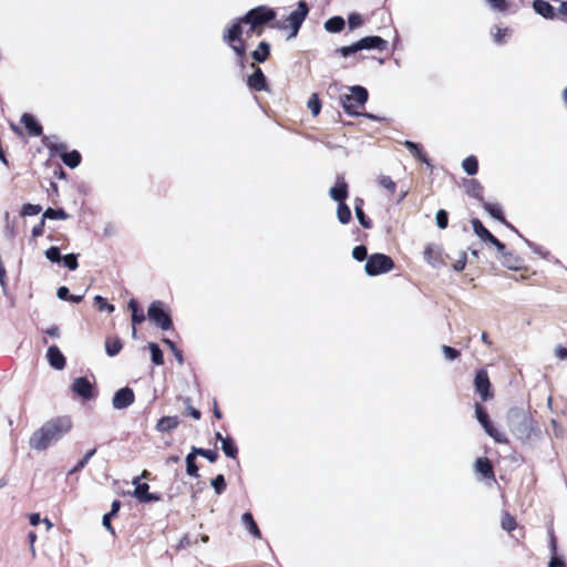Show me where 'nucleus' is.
Instances as JSON below:
<instances>
[{
  "label": "nucleus",
  "instance_id": "4",
  "mask_svg": "<svg viewBox=\"0 0 567 567\" xmlns=\"http://www.w3.org/2000/svg\"><path fill=\"white\" fill-rule=\"evenodd\" d=\"M148 319L162 330H169L173 321L166 305L161 300L153 301L147 309Z\"/></svg>",
  "mask_w": 567,
  "mask_h": 567
},
{
  "label": "nucleus",
  "instance_id": "58",
  "mask_svg": "<svg viewBox=\"0 0 567 567\" xmlns=\"http://www.w3.org/2000/svg\"><path fill=\"white\" fill-rule=\"evenodd\" d=\"M379 185L388 189L390 193H394L396 189V184L390 176L381 175L378 179Z\"/></svg>",
  "mask_w": 567,
  "mask_h": 567
},
{
  "label": "nucleus",
  "instance_id": "51",
  "mask_svg": "<svg viewBox=\"0 0 567 567\" xmlns=\"http://www.w3.org/2000/svg\"><path fill=\"white\" fill-rule=\"evenodd\" d=\"M94 302L100 311H107L111 313L115 310V307L112 303H109L106 299L100 295L94 297Z\"/></svg>",
  "mask_w": 567,
  "mask_h": 567
},
{
  "label": "nucleus",
  "instance_id": "25",
  "mask_svg": "<svg viewBox=\"0 0 567 567\" xmlns=\"http://www.w3.org/2000/svg\"><path fill=\"white\" fill-rule=\"evenodd\" d=\"M403 145L410 151L411 155L420 159L422 163H424L427 166H431V162L427 158V156L423 153L422 147L420 144L412 142V141H404Z\"/></svg>",
  "mask_w": 567,
  "mask_h": 567
},
{
  "label": "nucleus",
  "instance_id": "26",
  "mask_svg": "<svg viewBox=\"0 0 567 567\" xmlns=\"http://www.w3.org/2000/svg\"><path fill=\"white\" fill-rule=\"evenodd\" d=\"M179 425L178 416H163L156 424V430L161 433L175 430Z\"/></svg>",
  "mask_w": 567,
  "mask_h": 567
},
{
  "label": "nucleus",
  "instance_id": "52",
  "mask_svg": "<svg viewBox=\"0 0 567 567\" xmlns=\"http://www.w3.org/2000/svg\"><path fill=\"white\" fill-rule=\"evenodd\" d=\"M520 238H523L525 244L533 250V252L537 254L538 256H540L544 259L548 258L549 251L546 250L544 247L534 244L533 241H530L527 238H524L523 236Z\"/></svg>",
  "mask_w": 567,
  "mask_h": 567
},
{
  "label": "nucleus",
  "instance_id": "55",
  "mask_svg": "<svg viewBox=\"0 0 567 567\" xmlns=\"http://www.w3.org/2000/svg\"><path fill=\"white\" fill-rule=\"evenodd\" d=\"M42 210V207L40 205L35 204H24L21 209V216H35Z\"/></svg>",
  "mask_w": 567,
  "mask_h": 567
},
{
  "label": "nucleus",
  "instance_id": "15",
  "mask_svg": "<svg viewBox=\"0 0 567 567\" xmlns=\"http://www.w3.org/2000/svg\"><path fill=\"white\" fill-rule=\"evenodd\" d=\"M251 68H254V72L247 79L248 86L257 92L267 90V80L262 72V70L258 66H256L254 63L251 64Z\"/></svg>",
  "mask_w": 567,
  "mask_h": 567
},
{
  "label": "nucleus",
  "instance_id": "47",
  "mask_svg": "<svg viewBox=\"0 0 567 567\" xmlns=\"http://www.w3.org/2000/svg\"><path fill=\"white\" fill-rule=\"evenodd\" d=\"M210 486L217 495H221L226 489V481L223 474H218L210 481Z\"/></svg>",
  "mask_w": 567,
  "mask_h": 567
},
{
  "label": "nucleus",
  "instance_id": "54",
  "mask_svg": "<svg viewBox=\"0 0 567 567\" xmlns=\"http://www.w3.org/2000/svg\"><path fill=\"white\" fill-rule=\"evenodd\" d=\"M352 258L357 261L368 260V249L364 245H358L352 249Z\"/></svg>",
  "mask_w": 567,
  "mask_h": 567
},
{
  "label": "nucleus",
  "instance_id": "39",
  "mask_svg": "<svg viewBox=\"0 0 567 567\" xmlns=\"http://www.w3.org/2000/svg\"><path fill=\"white\" fill-rule=\"evenodd\" d=\"M43 218L51 219V220H56V219L65 220L69 218V214L63 208L54 209V208L49 207L43 213Z\"/></svg>",
  "mask_w": 567,
  "mask_h": 567
},
{
  "label": "nucleus",
  "instance_id": "11",
  "mask_svg": "<svg viewBox=\"0 0 567 567\" xmlns=\"http://www.w3.org/2000/svg\"><path fill=\"white\" fill-rule=\"evenodd\" d=\"M134 391L128 386H124L114 393L112 405L115 410H124L131 406L134 403Z\"/></svg>",
  "mask_w": 567,
  "mask_h": 567
},
{
  "label": "nucleus",
  "instance_id": "49",
  "mask_svg": "<svg viewBox=\"0 0 567 567\" xmlns=\"http://www.w3.org/2000/svg\"><path fill=\"white\" fill-rule=\"evenodd\" d=\"M162 341L169 348L177 362L182 365L184 363L183 352L176 347V344L172 340L164 338Z\"/></svg>",
  "mask_w": 567,
  "mask_h": 567
},
{
  "label": "nucleus",
  "instance_id": "16",
  "mask_svg": "<svg viewBox=\"0 0 567 567\" xmlns=\"http://www.w3.org/2000/svg\"><path fill=\"white\" fill-rule=\"evenodd\" d=\"M348 184L343 176H338L336 185L330 188V197L338 203H344L348 198Z\"/></svg>",
  "mask_w": 567,
  "mask_h": 567
},
{
  "label": "nucleus",
  "instance_id": "35",
  "mask_svg": "<svg viewBox=\"0 0 567 567\" xmlns=\"http://www.w3.org/2000/svg\"><path fill=\"white\" fill-rule=\"evenodd\" d=\"M127 306L132 311V326L142 323L145 320V316L143 311L140 310L137 301L135 299H131Z\"/></svg>",
  "mask_w": 567,
  "mask_h": 567
},
{
  "label": "nucleus",
  "instance_id": "20",
  "mask_svg": "<svg viewBox=\"0 0 567 567\" xmlns=\"http://www.w3.org/2000/svg\"><path fill=\"white\" fill-rule=\"evenodd\" d=\"M42 142L43 145L49 150L51 156H55L66 151V145L61 143L56 135L44 136Z\"/></svg>",
  "mask_w": 567,
  "mask_h": 567
},
{
  "label": "nucleus",
  "instance_id": "37",
  "mask_svg": "<svg viewBox=\"0 0 567 567\" xmlns=\"http://www.w3.org/2000/svg\"><path fill=\"white\" fill-rule=\"evenodd\" d=\"M462 168L470 176H473V175L477 174V172H478V161H477V158L474 155L467 156L462 162Z\"/></svg>",
  "mask_w": 567,
  "mask_h": 567
},
{
  "label": "nucleus",
  "instance_id": "31",
  "mask_svg": "<svg viewBox=\"0 0 567 567\" xmlns=\"http://www.w3.org/2000/svg\"><path fill=\"white\" fill-rule=\"evenodd\" d=\"M344 19L340 16H334L324 22L326 31L330 33H338L344 28Z\"/></svg>",
  "mask_w": 567,
  "mask_h": 567
},
{
  "label": "nucleus",
  "instance_id": "28",
  "mask_svg": "<svg viewBox=\"0 0 567 567\" xmlns=\"http://www.w3.org/2000/svg\"><path fill=\"white\" fill-rule=\"evenodd\" d=\"M466 187V194L477 200L481 202V204L484 202L483 197V186L476 181V179H470L465 184Z\"/></svg>",
  "mask_w": 567,
  "mask_h": 567
},
{
  "label": "nucleus",
  "instance_id": "7",
  "mask_svg": "<svg viewBox=\"0 0 567 567\" xmlns=\"http://www.w3.org/2000/svg\"><path fill=\"white\" fill-rule=\"evenodd\" d=\"M475 416L478 421V423L484 429L485 433L491 436L496 443H507L508 440L506 435L502 432H499L494 424L491 422L488 414L486 413L485 409L482 404L475 403Z\"/></svg>",
  "mask_w": 567,
  "mask_h": 567
},
{
  "label": "nucleus",
  "instance_id": "23",
  "mask_svg": "<svg viewBox=\"0 0 567 567\" xmlns=\"http://www.w3.org/2000/svg\"><path fill=\"white\" fill-rule=\"evenodd\" d=\"M351 94L348 95L353 102L357 103V106H363L369 97L368 90L361 85H353L350 87Z\"/></svg>",
  "mask_w": 567,
  "mask_h": 567
},
{
  "label": "nucleus",
  "instance_id": "45",
  "mask_svg": "<svg viewBox=\"0 0 567 567\" xmlns=\"http://www.w3.org/2000/svg\"><path fill=\"white\" fill-rule=\"evenodd\" d=\"M193 447H194V454L205 457L210 463L216 462L218 458V453L215 450H208V449L196 447V446H193Z\"/></svg>",
  "mask_w": 567,
  "mask_h": 567
},
{
  "label": "nucleus",
  "instance_id": "41",
  "mask_svg": "<svg viewBox=\"0 0 567 567\" xmlns=\"http://www.w3.org/2000/svg\"><path fill=\"white\" fill-rule=\"evenodd\" d=\"M148 349L151 351V360L155 365H162L164 363L163 351L155 342L148 343Z\"/></svg>",
  "mask_w": 567,
  "mask_h": 567
},
{
  "label": "nucleus",
  "instance_id": "14",
  "mask_svg": "<svg viewBox=\"0 0 567 567\" xmlns=\"http://www.w3.org/2000/svg\"><path fill=\"white\" fill-rule=\"evenodd\" d=\"M72 391L84 400H90L93 396V385L85 377L73 380Z\"/></svg>",
  "mask_w": 567,
  "mask_h": 567
},
{
  "label": "nucleus",
  "instance_id": "48",
  "mask_svg": "<svg viewBox=\"0 0 567 567\" xmlns=\"http://www.w3.org/2000/svg\"><path fill=\"white\" fill-rule=\"evenodd\" d=\"M44 255H45V258L53 262V264H58V262H61L62 260V257L61 256V251H60V248L56 247V246H51L50 248H48L45 251H44Z\"/></svg>",
  "mask_w": 567,
  "mask_h": 567
},
{
  "label": "nucleus",
  "instance_id": "44",
  "mask_svg": "<svg viewBox=\"0 0 567 567\" xmlns=\"http://www.w3.org/2000/svg\"><path fill=\"white\" fill-rule=\"evenodd\" d=\"M354 213L359 224L363 228L370 229L372 227L370 218L364 214L363 208L360 205H354Z\"/></svg>",
  "mask_w": 567,
  "mask_h": 567
},
{
  "label": "nucleus",
  "instance_id": "2",
  "mask_svg": "<svg viewBox=\"0 0 567 567\" xmlns=\"http://www.w3.org/2000/svg\"><path fill=\"white\" fill-rule=\"evenodd\" d=\"M507 423L512 433L520 441H529L537 434L534 420L520 409H511L507 412Z\"/></svg>",
  "mask_w": 567,
  "mask_h": 567
},
{
  "label": "nucleus",
  "instance_id": "34",
  "mask_svg": "<svg viewBox=\"0 0 567 567\" xmlns=\"http://www.w3.org/2000/svg\"><path fill=\"white\" fill-rule=\"evenodd\" d=\"M224 454L229 458H236L238 455V447L230 436H226L221 443Z\"/></svg>",
  "mask_w": 567,
  "mask_h": 567
},
{
  "label": "nucleus",
  "instance_id": "32",
  "mask_svg": "<svg viewBox=\"0 0 567 567\" xmlns=\"http://www.w3.org/2000/svg\"><path fill=\"white\" fill-rule=\"evenodd\" d=\"M56 297L60 300L71 301L73 303H80L83 300L84 295H71L68 287L61 286L56 290Z\"/></svg>",
  "mask_w": 567,
  "mask_h": 567
},
{
  "label": "nucleus",
  "instance_id": "63",
  "mask_svg": "<svg viewBox=\"0 0 567 567\" xmlns=\"http://www.w3.org/2000/svg\"><path fill=\"white\" fill-rule=\"evenodd\" d=\"M196 542H197V539H192V537L189 535H184L177 544V549H186V548L190 547L193 544H195Z\"/></svg>",
  "mask_w": 567,
  "mask_h": 567
},
{
  "label": "nucleus",
  "instance_id": "21",
  "mask_svg": "<svg viewBox=\"0 0 567 567\" xmlns=\"http://www.w3.org/2000/svg\"><path fill=\"white\" fill-rule=\"evenodd\" d=\"M21 123L24 125L31 136H40L42 134V126L39 122H37L33 115L24 113L21 116Z\"/></svg>",
  "mask_w": 567,
  "mask_h": 567
},
{
  "label": "nucleus",
  "instance_id": "1",
  "mask_svg": "<svg viewBox=\"0 0 567 567\" xmlns=\"http://www.w3.org/2000/svg\"><path fill=\"white\" fill-rule=\"evenodd\" d=\"M72 427L68 416L54 417L45 422L39 430L32 433L29 445L35 451H44L51 444L61 440Z\"/></svg>",
  "mask_w": 567,
  "mask_h": 567
},
{
  "label": "nucleus",
  "instance_id": "50",
  "mask_svg": "<svg viewBox=\"0 0 567 567\" xmlns=\"http://www.w3.org/2000/svg\"><path fill=\"white\" fill-rule=\"evenodd\" d=\"M307 105L313 116H317L321 111V102L316 93L309 97Z\"/></svg>",
  "mask_w": 567,
  "mask_h": 567
},
{
  "label": "nucleus",
  "instance_id": "22",
  "mask_svg": "<svg viewBox=\"0 0 567 567\" xmlns=\"http://www.w3.org/2000/svg\"><path fill=\"white\" fill-rule=\"evenodd\" d=\"M533 8L535 12L545 19H554L556 13L554 7L545 0H534Z\"/></svg>",
  "mask_w": 567,
  "mask_h": 567
},
{
  "label": "nucleus",
  "instance_id": "42",
  "mask_svg": "<svg viewBox=\"0 0 567 567\" xmlns=\"http://www.w3.org/2000/svg\"><path fill=\"white\" fill-rule=\"evenodd\" d=\"M234 53L238 56V61L240 65H244V59L246 56V45L243 39L237 42H233V44H228Z\"/></svg>",
  "mask_w": 567,
  "mask_h": 567
},
{
  "label": "nucleus",
  "instance_id": "57",
  "mask_svg": "<svg viewBox=\"0 0 567 567\" xmlns=\"http://www.w3.org/2000/svg\"><path fill=\"white\" fill-rule=\"evenodd\" d=\"M435 221L440 229H445L449 225V215L446 210L439 209L435 215Z\"/></svg>",
  "mask_w": 567,
  "mask_h": 567
},
{
  "label": "nucleus",
  "instance_id": "13",
  "mask_svg": "<svg viewBox=\"0 0 567 567\" xmlns=\"http://www.w3.org/2000/svg\"><path fill=\"white\" fill-rule=\"evenodd\" d=\"M497 259L509 270H519L523 268L524 260L513 251H507L506 248L503 251H498Z\"/></svg>",
  "mask_w": 567,
  "mask_h": 567
},
{
  "label": "nucleus",
  "instance_id": "33",
  "mask_svg": "<svg viewBox=\"0 0 567 567\" xmlns=\"http://www.w3.org/2000/svg\"><path fill=\"white\" fill-rule=\"evenodd\" d=\"M123 343L120 338H107L105 340V351L107 355L115 357L121 352Z\"/></svg>",
  "mask_w": 567,
  "mask_h": 567
},
{
  "label": "nucleus",
  "instance_id": "27",
  "mask_svg": "<svg viewBox=\"0 0 567 567\" xmlns=\"http://www.w3.org/2000/svg\"><path fill=\"white\" fill-rule=\"evenodd\" d=\"M241 523H243L244 527L254 537H256V538H260L261 537L260 529H259L258 525L256 524L251 513H249V512L244 513L243 516H241Z\"/></svg>",
  "mask_w": 567,
  "mask_h": 567
},
{
  "label": "nucleus",
  "instance_id": "3",
  "mask_svg": "<svg viewBox=\"0 0 567 567\" xmlns=\"http://www.w3.org/2000/svg\"><path fill=\"white\" fill-rule=\"evenodd\" d=\"M388 47V41L379 35H369L360 39L359 41L341 47L337 49V53L341 54L343 58L350 56L361 50H379L383 51Z\"/></svg>",
  "mask_w": 567,
  "mask_h": 567
},
{
  "label": "nucleus",
  "instance_id": "38",
  "mask_svg": "<svg viewBox=\"0 0 567 567\" xmlns=\"http://www.w3.org/2000/svg\"><path fill=\"white\" fill-rule=\"evenodd\" d=\"M341 104L346 113L351 116H360L361 113L358 112L360 106H357V103L348 97V94L341 96Z\"/></svg>",
  "mask_w": 567,
  "mask_h": 567
},
{
  "label": "nucleus",
  "instance_id": "62",
  "mask_svg": "<svg viewBox=\"0 0 567 567\" xmlns=\"http://www.w3.org/2000/svg\"><path fill=\"white\" fill-rule=\"evenodd\" d=\"M494 11L504 12L508 9L506 0H486Z\"/></svg>",
  "mask_w": 567,
  "mask_h": 567
},
{
  "label": "nucleus",
  "instance_id": "64",
  "mask_svg": "<svg viewBox=\"0 0 567 567\" xmlns=\"http://www.w3.org/2000/svg\"><path fill=\"white\" fill-rule=\"evenodd\" d=\"M466 266V252L461 251L458 259L453 264V269L455 271H462Z\"/></svg>",
  "mask_w": 567,
  "mask_h": 567
},
{
  "label": "nucleus",
  "instance_id": "24",
  "mask_svg": "<svg viewBox=\"0 0 567 567\" xmlns=\"http://www.w3.org/2000/svg\"><path fill=\"white\" fill-rule=\"evenodd\" d=\"M475 471L484 478H493L494 472L491 461L487 457H480L475 462Z\"/></svg>",
  "mask_w": 567,
  "mask_h": 567
},
{
  "label": "nucleus",
  "instance_id": "60",
  "mask_svg": "<svg viewBox=\"0 0 567 567\" xmlns=\"http://www.w3.org/2000/svg\"><path fill=\"white\" fill-rule=\"evenodd\" d=\"M362 23H363V19L361 17V14H359L357 12H353V13L349 14V17H348V25H349L350 30H354V29L361 27Z\"/></svg>",
  "mask_w": 567,
  "mask_h": 567
},
{
  "label": "nucleus",
  "instance_id": "59",
  "mask_svg": "<svg viewBox=\"0 0 567 567\" xmlns=\"http://www.w3.org/2000/svg\"><path fill=\"white\" fill-rule=\"evenodd\" d=\"M183 403L186 408V412L195 420H199L202 416V413L199 410L192 406V400L188 396L183 398Z\"/></svg>",
  "mask_w": 567,
  "mask_h": 567
},
{
  "label": "nucleus",
  "instance_id": "40",
  "mask_svg": "<svg viewBox=\"0 0 567 567\" xmlns=\"http://www.w3.org/2000/svg\"><path fill=\"white\" fill-rule=\"evenodd\" d=\"M337 218L343 225L348 224L351 220V210L346 203H338Z\"/></svg>",
  "mask_w": 567,
  "mask_h": 567
},
{
  "label": "nucleus",
  "instance_id": "29",
  "mask_svg": "<svg viewBox=\"0 0 567 567\" xmlns=\"http://www.w3.org/2000/svg\"><path fill=\"white\" fill-rule=\"evenodd\" d=\"M269 53H270L269 43L266 41H261L258 44L257 49L255 51H252L251 58L258 63H264L268 59Z\"/></svg>",
  "mask_w": 567,
  "mask_h": 567
},
{
  "label": "nucleus",
  "instance_id": "53",
  "mask_svg": "<svg viewBox=\"0 0 567 567\" xmlns=\"http://www.w3.org/2000/svg\"><path fill=\"white\" fill-rule=\"evenodd\" d=\"M502 528L507 532H512L516 528V519L508 513H505L501 522Z\"/></svg>",
  "mask_w": 567,
  "mask_h": 567
},
{
  "label": "nucleus",
  "instance_id": "9",
  "mask_svg": "<svg viewBox=\"0 0 567 567\" xmlns=\"http://www.w3.org/2000/svg\"><path fill=\"white\" fill-rule=\"evenodd\" d=\"M471 224L475 235L482 240L488 241L497 249V251H503L505 249V245L499 241L488 229H486L478 218H473Z\"/></svg>",
  "mask_w": 567,
  "mask_h": 567
},
{
  "label": "nucleus",
  "instance_id": "12",
  "mask_svg": "<svg viewBox=\"0 0 567 567\" xmlns=\"http://www.w3.org/2000/svg\"><path fill=\"white\" fill-rule=\"evenodd\" d=\"M482 206L484 208V210L494 219H497L498 221H501L502 224H504L506 227H508L511 230L515 231L519 237H522V234L512 225L509 224L505 217H504V214H503V209L501 207V205L496 204V203H488V202H483L482 203Z\"/></svg>",
  "mask_w": 567,
  "mask_h": 567
},
{
  "label": "nucleus",
  "instance_id": "43",
  "mask_svg": "<svg viewBox=\"0 0 567 567\" xmlns=\"http://www.w3.org/2000/svg\"><path fill=\"white\" fill-rule=\"evenodd\" d=\"M509 34H511V30L508 28L495 27L492 30V35H493L494 42L497 44H503L505 42V39Z\"/></svg>",
  "mask_w": 567,
  "mask_h": 567
},
{
  "label": "nucleus",
  "instance_id": "46",
  "mask_svg": "<svg viewBox=\"0 0 567 567\" xmlns=\"http://www.w3.org/2000/svg\"><path fill=\"white\" fill-rule=\"evenodd\" d=\"M96 453V449H92L85 453V455L78 462V464L70 470L69 474H74L76 472L82 471L85 465L89 463L91 457Z\"/></svg>",
  "mask_w": 567,
  "mask_h": 567
},
{
  "label": "nucleus",
  "instance_id": "5",
  "mask_svg": "<svg viewBox=\"0 0 567 567\" xmlns=\"http://www.w3.org/2000/svg\"><path fill=\"white\" fill-rule=\"evenodd\" d=\"M394 268V262L388 255L375 252L369 256L364 271L368 276L374 277L386 274Z\"/></svg>",
  "mask_w": 567,
  "mask_h": 567
},
{
  "label": "nucleus",
  "instance_id": "36",
  "mask_svg": "<svg viewBox=\"0 0 567 567\" xmlns=\"http://www.w3.org/2000/svg\"><path fill=\"white\" fill-rule=\"evenodd\" d=\"M196 456L197 454H194V447H192V451L186 455L185 462H186V473L187 475L192 477H198V467L196 465Z\"/></svg>",
  "mask_w": 567,
  "mask_h": 567
},
{
  "label": "nucleus",
  "instance_id": "61",
  "mask_svg": "<svg viewBox=\"0 0 567 567\" xmlns=\"http://www.w3.org/2000/svg\"><path fill=\"white\" fill-rule=\"evenodd\" d=\"M442 352L449 361H454L460 357V351L449 346H442Z\"/></svg>",
  "mask_w": 567,
  "mask_h": 567
},
{
  "label": "nucleus",
  "instance_id": "30",
  "mask_svg": "<svg viewBox=\"0 0 567 567\" xmlns=\"http://www.w3.org/2000/svg\"><path fill=\"white\" fill-rule=\"evenodd\" d=\"M60 156L62 162L70 168H75L81 163V154L75 150L71 152L64 151Z\"/></svg>",
  "mask_w": 567,
  "mask_h": 567
},
{
  "label": "nucleus",
  "instance_id": "8",
  "mask_svg": "<svg viewBox=\"0 0 567 567\" xmlns=\"http://www.w3.org/2000/svg\"><path fill=\"white\" fill-rule=\"evenodd\" d=\"M308 4L305 1H299L297 9L290 12V14L287 17L286 21L288 22L289 28L291 29L289 38H293L297 35L301 24L303 23L305 19L308 16Z\"/></svg>",
  "mask_w": 567,
  "mask_h": 567
},
{
  "label": "nucleus",
  "instance_id": "18",
  "mask_svg": "<svg viewBox=\"0 0 567 567\" xmlns=\"http://www.w3.org/2000/svg\"><path fill=\"white\" fill-rule=\"evenodd\" d=\"M47 359L50 365L55 370H62L66 360L61 350L56 346H50L47 351Z\"/></svg>",
  "mask_w": 567,
  "mask_h": 567
},
{
  "label": "nucleus",
  "instance_id": "6",
  "mask_svg": "<svg viewBox=\"0 0 567 567\" xmlns=\"http://www.w3.org/2000/svg\"><path fill=\"white\" fill-rule=\"evenodd\" d=\"M276 18V12L266 7V6H258L254 9H250L244 17H241V20L246 24H250L251 29L267 23Z\"/></svg>",
  "mask_w": 567,
  "mask_h": 567
},
{
  "label": "nucleus",
  "instance_id": "56",
  "mask_svg": "<svg viewBox=\"0 0 567 567\" xmlns=\"http://www.w3.org/2000/svg\"><path fill=\"white\" fill-rule=\"evenodd\" d=\"M61 261H63L64 266L71 271L79 267L78 256L75 254H68L63 256Z\"/></svg>",
  "mask_w": 567,
  "mask_h": 567
},
{
  "label": "nucleus",
  "instance_id": "17",
  "mask_svg": "<svg viewBox=\"0 0 567 567\" xmlns=\"http://www.w3.org/2000/svg\"><path fill=\"white\" fill-rule=\"evenodd\" d=\"M150 486L147 483L137 484L133 492V496L141 503L158 502L162 499L159 494L150 493Z\"/></svg>",
  "mask_w": 567,
  "mask_h": 567
},
{
  "label": "nucleus",
  "instance_id": "19",
  "mask_svg": "<svg viewBox=\"0 0 567 567\" xmlns=\"http://www.w3.org/2000/svg\"><path fill=\"white\" fill-rule=\"evenodd\" d=\"M241 23L243 20L241 18L237 19L231 25L230 28H228L225 33H224V37H223V40L227 43V44H233V42H237V41H240L241 35H243V28H241Z\"/></svg>",
  "mask_w": 567,
  "mask_h": 567
},
{
  "label": "nucleus",
  "instance_id": "10",
  "mask_svg": "<svg viewBox=\"0 0 567 567\" xmlns=\"http://www.w3.org/2000/svg\"><path fill=\"white\" fill-rule=\"evenodd\" d=\"M474 385L476 392L480 394L483 401H487L493 398L491 392V382L487 372L481 369L476 372L474 378Z\"/></svg>",
  "mask_w": 567,
  "mask_h": 567
}]
</instances>
